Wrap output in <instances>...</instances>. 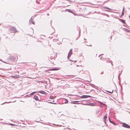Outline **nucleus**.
<instances>
[{
	"mask_svg": "<svg viewBox=\"0 0 130 130\" xmlns=\"http://www.w3.org/2000/svg\"><path fill=\"white\" fill-rule=\"evenodd\" d=\"M103 72L101 73V74H103Z\"/></svg>",
	"mask_w": 130,
	"mask_h": 130,
	"instance_id": "bb28decb",
	"label": "nucleus"
},
{
	"mask_svg": "<svg viewBox=\"0 0 130 130\" xmlns=\"http://www.w3.org/2000/svg\"><path fill=\"white\" fill-rule=\"evenodd\" d=\"M49 103H51V104L53 103H52V102H49Z\"/></svg>",
	"mask_w": 130,
	"mask_h": 130,
	"instance_id": "b1692460",
	"label": "nucleus"
},
{
	"mask_svg": "<svg viewBox=\"0 0 130 130\" xmlns=\"http://www.w3.org/2000/svg\"><path fill=\"white\" fill-rule=\"evenodd\" d=\"M109 121L110 122V123L113 124L114 125H115V123H113L112 122V121H111V120H110L109 117Z\"/></svg>",
	"mask_w": 130,
	"mask_h": 130,
	"instance_id": "6e6552de",
	"label": "nucleus"
},
{
	"mask_svg": "<svg viewBox=\"0 0 130 130\" xmlns=\"http://www.w3.org/2000/svg\"><path fill=\"white\" fill-rule=\"evenodd\" d=\"M119 20L120 21L122 22L123 23H125V20L122 19H119Z\"/></svg>",
	"mask_w": 130,
	"mask_h": 130,
	"instance_id": "423d86ee",
	"label": "nucleus"
},
{
	"mask_svg": "<svg viewBox=\"0 0 130 130\" xmlns=\"http://www.w3.org/2000/svg\"><path fill=\"white\" fill-rule=\"evenodd\" d=\"M56 70L55 69V68H52L51 69V70Z\"/></svg>",
	"mask_w": 130,
	"mask_h": 130,
	"instance_id": "dca6fc26",
	"label": "nucleus"
},
{
	"mask_svg": "<svg viewBox=\"0 0 130 130\" xmlns=\"http://www.w3.org/2000/svg\"><path fill=\"white\" fill-rule=\"evenodd\" d=\"M16 101V100H15L14 101H13V102H15Z\"/></svg>",
	"mask_w": 130,
	"mask_h": 130,
	"instance_id": "473e14b6",
	"label": "nucleus"
},
{
	"mask_svg": "<svg viewBox=\"0 0 130 130\" xmlns=\"http://www.w3.org/2000/svg\"><path fill=\"white\" fill-rule=\"evenodd\" d=\"M103 8L104 9H109V10H111V9L109 8L108 7H103Z\"/></svg>",
	"mask_w": 130,
	"mask_h": 130,
	"instance_id": "1a4fd4ad",
	"label": "nucleus"
},
{
	"mask_svg": "<svg viewBox=\"0 0 130 130\" xmlns=\"http://www.w3.org/2000/svg\"><path fill=\"white\" fill-rule=\"evenodd\" d=\"M100 102V103H101V104H102V103L101 102Z\"/></svg>",
	"mask_w": 130,
	"mask_h": 130,
	"instance_id": "393cba45",
	"label": "nucleus"
},
{
	"mask_svg": "<svg viewBox=\"0 0 130 130\" xmlns=\"http://www.w3.org/2000/svg\"><path fill=\"white\" fill-rule=\"evenodd\" d=\"M86 98H87L88 97H91V96L90 95H86Z\"/></svg>",
	"mask_w": 130,
	"mask_h": 130,
	"instance_id": "a211bd4d",
	"label": "nucleus"
},
{
	"mask_svg": "<svg viewBox=\"0 0 130 130\" xmlns=\"http://www.w3.org/2000/svg\"><path fill=\"white\" fill-rule=\"evenodd\" d=\"M39 92L40 93H42L43 94H46V92L43 91H39Z\"/></svg>",
	"mask_w": 130,
	"mask_h": 130,
	"instance_id": "39448f33",
	"label": "nucleus"
},
{
	"mask_svg": "<svg viewBox=\"0 0 130 130\" xmlns=\"http://www.w3.org/2000/svg\"><path fill=\"white\" fill-rule=\"evenodd\" d=\"M80 97L83 98H86V95H83Z\"/></svg>",
	"mask_w": 130,
	"mask_h": 130,
	"instance_id": "9b49d317",
	"label": "nucleus"
},
{
	"mask_svg": "<svg viewBox=\"0 0 130 130\" xmlns=\"http://www.w3.org/2000/svg\"><path fill=\"white\" fill-rule=\"evenodd\" d=\"M99 111H100V110H99L98 111L96 112V113H98L99 112Z\"/></svg>",
	"mask_w": 130,
	"mask_h": 130,
	"instance_id": "4be33fe9",
	"label": "nucleus"
},
{
	"mask_svg": "<svg viewBox=\"0 0 130 130\" xmlns=\"http://www.w3.org/2000/svg\"><path fill=\"white\" fill-rule=\"evenodd\" d=\"M17 77H18V76H17Z\"/></svg>",
	"mask_w": 130,
	"mask_h": 130,
	"instance_id": "7c9ffc66",
	"label": "nucleus"
},
{
	"mask_svg": "<svg viewBox=\"0 0 130 130\" xmlns=\"http://www.w3.org/2000/svg\"><path fill=\"white\" fill-rule=\"evenodd\" d=\"M11 59L12 60H14L15 59V57H12V58H11Z\"/></svg>",
	"mask_w": 130,
	"mask_h": 130,
	"instance_id": "412c9836",
	"label": "nucleus"
},
{
	"mask_svg": "<svg viewBox=\"0 0 130 130\" xmlns=\"http://www.w3.org/2000/svg\"><path fill=\"white\" fill-rule=\"evenodd\" d=\"M10 31L11 32H15L16 31L15 28L13 27L10 28Z\"/></svg>",
	"mask_w": 130,
	"mask_h": 130,
	"instance_id": "f257e3e1",
	"label": "nucleus"
},
{
	"mask_svg": "<svg viewBox=\"0 0 130 130\" xmlns=\"http://www.w3.org/2000/svg\"><path fill=\"white\" fill-rule=\"evenodd\" d=\"M18 121H17V123H18Z\"/></svg>",
	"mask_w": 130,
	"mask_h": 130,
	"instance_id": "cd10ccee",
	"label": "nucleus"
},
{
	"mask_svg": "<svg viewBox=\"0 0 130 130\" xmlns=\"http://www.w3.org/2000/svg\"><path fill=\"white\" fill-rule=\"evenodd\" d=\"M119 75H119V76H118V77H119Z\"/></svg>",
	"mask_w": 130,
	"mask_h": 130,
	"instance_id": "79ce46f5",
	"label": "nucleus"
},
{
	"mask_svg": "<svg viewBox=\"0 0 130 130\" xmlns=\"http://www.w3.org/2000/svg\"><path fill=\"white\" fill-rule=\"evenodd\" d=\"M19 80V79H17V80Z\"/></svg>",
	"mask_w": 130,
	"mask_h": 130,
	"instance_id": "58836bf2",
	"label": "nucleus"
},
{
	"mask_svg": "<svg viewBox=\"0 0 130 130\" xmlns=\"http://www.w3.org/2000/svg\"><path fill=\"white\" fill-rule=\"evenodd\" d=\"M76 61H74V62H76Z\"/></svg>",
	"mask_w": 130,
	"mask_h": 130,
	"instance_id": "72a5a7b5",
	"label": "nucleus"
},
{
	"mask_svg": "<svg viewBox=\"0 0 130 130\" xmlns=\"http://www.w3.org/2000/svg\"><path fill=\"white\" fill-rule=\"evenodd\" d=\"M102 57H101V59H102Z\"/></svg>",
	"mask_w": 130,
	"mask_h": 130,
	"instance_id": "e433bc0d",
	"label": "nucleus"
},
{
	"mask_svg": "<svg viewBox=\"0 0 130 130\" xmlns=\"http://www.w3.org/2000/svg\"><path fill=\"white\" fill-rule=\"evenodd\" d=\"M36 92H33L31 93L30 94V96H32L35 93H36Z\"/></svg>",
	"mask_w": 130,
	"mask_h": 130,
	"instance_id": "f8f14e48",
	"label": "nucleus"
},
{
	"mask_svg": "<svg viewBox=\"0 0 130 130\" xmlns=\"http://www.w3.org/2000/svg\"><path fill=\"white\" fill-rule=\"evenodd\" d=\"M107 116L105 115L104 117V121H105V120H106V119H107Z\"/></svg>",
	"mask_w": 130,
	"mask_h": 130,
	"instance_id": "4468645a",
	"label": "nucleus"
},
{
	"mask_svg": "<svg viewBox=\"0 0 130 130\" xmlns=\"http://www.w3.org/2000/svg\"><path fill=\"white\" fill-rule=\"evenodd\" d=\"M9 124L10 125H13V124H12L11 123H10V124Z\"/></svg>",
	"mask_w": 130,
	"mask_h": 130,
	"instance_id": "5701e85b",
	"label": "nucleus"
},
{
	"mask_svg": "<svg viewBox=\"0 0 130 130\" xmlns=\"http://www.w3.org/2000/svg\"><path fill=\"white\" fill-rule=\"evenodd\" d=\"M72 49H71L68 53V59L71 56L72 54Z\"/></svg>",
	"mask_w": 130,
	"mask_h": 130,
	"instance_id": "7ed1b4c3",
	"label": "nucleus"
},
{
	"mask_svg": "<svg viewBox=\"0 0 130 130\" xmlns=\"http://www.w3.org/2000/svg\"><path fill=\"white\" fill-rule=\"evenodd\" d=\"M78 66V65H77V66Z\"/></svg>",
	"mask_w": 130,
	"mask_h": 130,
	"instance_id": "4c0bfd02",
	"label": "nucleus"
},
{
	"mask_svg": "<svg viewBox=\"0 0 130 130\" xmlns=\"http://www.w3.org/2000/svg\"><path fill=\"white\" fill-rule=\"evenodd\" d=\"M106 11H109L108 10H106Z\"/></svg>",
	"mask_w": 130,
	"mask_h": 130,
	"instance_id": "c9c22d12",
	"label": "nucleus"
},
{
	"mask_svg": "<svg viewBox=\"0 0 130 130\" xmlns=\"http://www.w3.org/2000/svg\"><path fill=\"white\" fill-rule=\"evenodd\" d=\"M53 104H56V103H53Z\"/></svg>",
	"mask_w": 130,
	"mask_h": 130,
	"instance_id": "a878e982",
	"label": "nucleus"
},
{
	"mask_svg": "<svg viewBox=\"0 0 130 130\" xmlns=\"http://www.w3.org/2000/svg\"><path fill=\"white\" fill-rule=\"evenodd\" d=\"M71 103H73V104H75V103H72V102Z\"/></svg>",
	"mask_w": 130,
	"mask_h": 130,
	"instance_id": "2f4dec72",
	"label": "nucleus"
},
{
	"mask_svg": "<svg viewBox=\"0 0 130 130\" xmlns=\"http://www.w3.org/2000/svg\"><path fill=\"white\" fill-rule=\"evenodd\" d=\"M106 91L108 92H109V93H112L113 92V90L112 91V92H110V91Z\"/></svg>",
	"mask_w": 130,
	"mask_h": 130,
	"instance_id": "f3484780",
	"label": "nucleus"
},
{
	"mask_svg": "<svg viewBox=\"0 0 130 130\" xmlns=\"http://www.w3.org/2000/svg\"><path fill=\"white\" fill-rule=\"evenodd\" d=\"M32 18H31V19L29 20V22L30 23H31V22L32 21Z\"/></svg>",
	"mask_w": 130,
	"mask_h": 130,
	"instance_id": "2eb2a0df",
	"label": "nucleus"
},
{
	"mask_svg": "<svg viewBox=\"0 0 130 130\" xmlns=\"http://www.w3.org/2000/svg\"><path fill=\"white\" fill-rule=\"evenodd\" d=\"M34 98L36 100H39L38 96L36 95H35L34 96Z\"/></svg>",
	"mask_w": 130,
	"mask_h": 130,
	"instance_id": "20e7f679",
	"label": "nucleus"
},
{
	"mask_svg": "<svg viewBox=\"0 0 130 130\" xmlns=\"http://www.w3.org/2000/svg\"><path fill=\"white\" fill-rule=\"evenodd\" d=\"M122 125L124 127L130 128V126L125 123H123Z\"/></svg>",
	"mask_w": 130,
	"mask_h": 130,
	"instance_id": "f03ea898",
	"label": "nucleus"
},
{
	"mask_svg": "<svg viewBox=\"0 0 130 130\" xmlns=\"http://www.w3.org/2000/svg\"><path fill=\"white\" fill-rule=\"evenodd\" d=\"M31 23L32 24H35V23L34 22V21H32V22H31Z\"/></svg>",
	"mask_w": 130,
	"mask_h": 130,
	"instance_id": "aec40b11",
	"label": "nucleus"
},
{
	"mask_svg": "<svg viewBox=\"0 0 130 130\" xmlns=\"http://www.w3.org/2000/svg\"><path fill=\"white\" fill-rule=\"evenodd\" d=\"M8 103L7 102H5V103Z\"/></svg>",
	"mask_w": 130,
	"mask_h": 130,
	"instance_id": "c85d7f7f",
	"label": "nucleus"
},
{
	"mask_svg": "<svg viewBox=\"0 0 130 130\" xmlns=\"http://www.w3.org/2000/svg\"><path fill=\"white\" fill-rule=\"evenodd\" d=\"M0 61H2V60H1V59H0Z\"/></svg>",
	"mask_w": 130,
	"mask_h": 130,
	"instance_id": "f704fd0d",
	"label": "nucleus"
},
{
	"mask_svg": "<svg viewBox=\"0 0 130 130\" xmlns=\"http://www.w3.org/2000/svg\"><path fill=\"white\" fill-rule=\"evenodd\" d=\"M70 9H68V11L69 12H71V13H73V12H72V11H70Z\"/></svg>",
	"mask_w": 130,
	"mask_h": 130,
	"instance_id": "6ab92c4d",
	"label": "nucleus"
},
{
	"mask_svg": "<svg viewBox=\"0 0 130 130\" xmlns=\"http://www.w3.org/2000/svg\"><path fill=\"white\" fill-rule=\"evenodd\" d=\"M103 8L104 9H109V10H111V9L109 8L108 7H103Z\"/></svg>",
	"mask_w": 130,
	"mask_h": 130,
	"instance_id": "9d476101",
	"label": "nucleus"
},
{
	"mask_svg": "<svg viewBox=\"0 0 130 130\" xmlns=\"http://www.w3.org/2000/svg\"><path fill=\"white\" fill-rule=\"evenodd\" d=\"M64 103H67L68 102V101L66 99H65L64 100Z\"/></svg>",
	"mask_w": 130,
	"mask_h": 130,
	"instance_id": "ddd939ff",
	"label": "nucleus"
},
{
	"mask_svg": "<svg viewBox=\"0 0 130 130\" xmlns=\"http://www.w3.org/2000/svg\"><path fill=\"white\" fill-rule=\"evenodd\" d=\"M124 7H123V9L121 15V16L123 15L124 14Z\"/></svg>",
	"mask_w": 130,
	"mask_h": 130,
	"instance_id": "0eeeda50",
	"label": "nucleus"
},
{
	"mask_svg": "<svg viewBox=\"0 0 130 130\" xmlns=\"http://www.w3.org/2000/svg\"><path fill=\"white\" fill-rule=\"evenodd\" d=\"M84 40H86V39H84Z\"/></svg>",
	"mask_w": 130,
	"mask_h": 130,
	"instance_id": "a19ab883",
	"label": "nucleus"
},
{
	"mask_svg": "<svg viewBox=\"0 0 130 130\" xmlns=\"http://www.w3.org/2000/svg\"><path fill=\"white\" fill-rule=\"evenodd\" d=\"M107 16L108 17H109V16L108 15H107Z\"/></svg>",
	"mask_w": 130,
	"mask_h": 130,
	"instance_id": "c756f323",
	"label": "nucleus"
},
{
	"mask_svg": "<svg viewBox=\"0 0 130 130\" xmlns=\"http://www.w3.org/2000/svg\"><path fill=\"white\" fill-rule=\"evenodd\" d=\"M47 15H49V14H47Z\"/></svg>",
	"mask_w": 130,
	"mask_h": 130,
	"instance_id": "ea45409f",
	"label": "nucleus"
}]
</instances>
